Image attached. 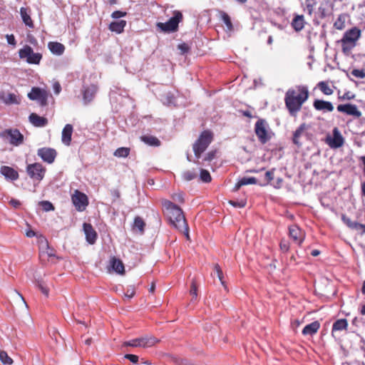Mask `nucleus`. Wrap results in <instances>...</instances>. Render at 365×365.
I'll list each match as a JSON object with an SVG mask.
<instances>
[{
	"label": "nucleus",
	"mask_w": 365,
	"mask_h": 365,
	"mask_svg": "<svg viewBox=\"0 0 365 365\" xmlns=\"http://www.w3.org/2000/svg\"><path fill=\"white\" fill-rule=\"evenodd\" d=\"M163 207L164 212L173 225L180 232H183L187 239H189V227L183 215L182 210L170 200H163Z\"/></svg>",
	"instance_id": "1"
},
{
	"label": "nucleus",
	"mask_w": 365,
	"mask_h": 365,
	"mask_svg": "<svg viewBox=\"0 0 365 365\" xmlns=\"http://www.w3.org/2000/svg\"><path fill=\"white\" fill-rule=\"evenodd\" d=\"M307 98L308 91L306 89L299 92L288 91L285 96V103L289 113L293 114L298 111Z\"/></svg>",
	"instance_id": "2"
},
{
	"label": "nucleus",
	"mask_w": 365,
	"mask_h": 365,
	"mask_svg": "<svg viewBox=\"0 0 365 365\" xmlns=\"http://www.w3.org/2000/svg\"><path fill=\"white\" fill-rule=\"evenodd\" d=\"M361 35V30L356 26L347 30L341 39V46L342 52L349 56L352 49L356 46L358 40Z\"/></svg>",
	"instance_id": "3"
},
{
	"label": "nucleus",
	"mask_w": 365,
	"mask_h": 365,
	"mask_svg": "<svg viewBox=\"0 0 365 365\" xmlns=\"http://www.w3.org/2000/svg\"><path fill=\"white\" fill-rule=\"evenodd\" d=\"M213 140V135L210 130H206L201 133L197 140L193 144V151L196 158L199 159L201 155L207 148Z\"/></svg>",
	"instance_id": "4"
},
{
	"label": "nucleus",
	"mask_w": 365,
	"mask_h": 365,
	"mask_svg": "<svg viewBox=\"0 0 365 365\" xmlns=\"http://www.w3.org/2000/svg\"><path fill=\"white\" fill-rule=\"evenodd\" d=\"M255 133L258 138V140L262 144H265L271 140L274 135L273 132L269 128L267 120L263 118H259L255 124Z\"/></svg>",
	"instance_id": "5"
},
{
	"label": "nucleus",
	"mask_w": 365,
	"mask_h": 365,
	"mask_svg": "<svg viewBox=\"0 0 365 365\" xmlns=\"http://www.w3.org/2000/svg\"><path fill=\"white\" fill-rule=\"evenodd\" d=\"M19 56L21 59L25 60L29 64L38 65L42 59V54L35 53L29 45H25L22 48L19 49Z\"/></svg>",
	"instance_id": "6"
},
{
	"label": "nucleus",
	"mask_w": 365,
	"mask_h": 365,
	"mask_svg": "<svg viewBox=\"0 0 365 365\" xmlns=\"http://www.w3.org/2000/svg\"><path fill=\"white\" fill-rule=\"evenodd\" d=\"M182 19V14L179 11H174L173 16L165 23H158L157 26L164 32H173L177 31L179 23Z\"/></svg>",
	"instance_id": "7"
},
{
	"label": "nucleus",
	"mask_w": 365,
	"mask_h": 365,
	"mask_svg": "<svg viewBox=\"0 0 365 365\" xmlns=\"http://www.w3.org/2000/svg\"><path fill=\"white\" fill-rule=\"evenodd\" d=\"M1 137L9 140L10 144L19 146L24 143V135L16 129H6L1 133Z\"/></svg>",
	"instance_id": "8"
},
{
	"label": "nucleus",
	"mask_w": 365,
	"mask_h": 365,
	"mask_svg": "<svg viewBox=\"0 0 365 365\" xmlns=\"http://www.w3.org/2000/svg\"><path fill=\"white\" fill-rule=\"evenodd\" d=\"M48 92L38 87L31 88L30 93H28V98L32 101H36L41 106H45L48 103Z\"/></svg>",
	"instance_id": "9"
},
{
	"label": "nucleus",
	"mask_w": 365,
	"mask_h": 365,
	"mask_svg": "<svg viewBox=\"0 0 365 365\" xmlns=\"http://www.w3.org/2000/svg\"><path fill=\"white\" fill-rule=\"evenodd\" d=\"M71 200L76 210L83 212L88 205V199L86 194L76 190L71 196Z\"/></svg>",
	"instance_id": "10"
},
{
	"label": "nucleus",
	"mask_w": 365,
	"mask_h": 365,
	"mask_svg": "<svg viewBox=\"0 0 365 365\" xmlns=\"http://www.w3.org/2000/svg\"><path fill=\"white\" fill-rule=\"evenodd\" d=\"M324 141L331 148L336 149L343 145L344 139L339 129L337 128H334L333 129V135H331L328 134L326 136Z\"/></svg>",
	"instance_id": "11"
},
{
	"label": "nucleus",
	"mask_w": 365,
	"mask_h": 365,
	"mask_svg": "<svg viewBox=\"0 0 365 365\" xmlns=\"http://www.w3.org/2000/svg\"><path fill=\"white\" fill-rule=\"evenodd\" d=\"M26 172L31 179L40 181L44 177L46 169L41 163H35L27 165Z\"/></svg>",
	"instance_id": "12"
},
{
	"label": "nucleus",
	"mask_w": 365,
	"mask_h": 365,
	"mask_svg": "<svg viewBox=\"0 0 365 365\" xmlns=\"http://www.w3.org/2000/svg\"><path fill=\"white\" fill-rule=\"evenodd\" d=\"M37 155L43 162L51 164L54 162L57 153L53 148L44 147L38 149Z\"/></svg>",
	"instance_id": "13"
},
{
	"label": "nucleus",
	"mask_w": 365,
	"mask_h": 365,
	"mask_svg": "<svg viewBox=\"0 0 365 365\" xmlns=\"http://www.w3.org/2000/svg\"><path fill=\"white\" fill-rule=\"evenodd\" d=\"M337 110L339 112L352 115L355 118H359L361 116V112L358 110L357 106L354 104H340L337 106Z\"/></svg>",
	"instance_id": "14"
},
{
	"label": "nucleus",
	"mask_w": 365,
	"mask_h": 365,
	"mask_svg": "<svg viewBox=\"0 0 365 365\" xmlns=\"http://www.w3.org/2000/svg\"><path fill=\"white\" fill-rule=\"evenodd\" d=\"M289 237L297 245H301L304 239V232L297 225H292L289 227Z\"/></svg>",
	"instance_id": "15"
},
{
	"label": "nucleus",
	"mask_w": 365,
	"mask_h": 365,
	"mask_svg": "<svg viewBox=\"0 0 365 365\" xmlns=\"http://www.w3.org/2000/svg\"><path fill=\"white\" fill-rule=\"evenodd\" d=\"M83 231L86 235V241L90 245H93L97 240V233L93 226L89 223H83Z\"/></svg>",
	"instance_id": "16"
},
{
	"label": "nucleus",
	"mask_w": 365,
	"mask_h": 365,
	"mask_svg": "<svg viewBox=\"0 0 365 365\" xmlns=\"http://www.w3.org/2000/svg\"><path fill=\"white\" fill-rule=\"evenodd\" d=\"M98 91L96 86L91 84L88 86H84L83 89V98L86 104H88L95 97V95Z\"/></svg>",
	"instance_id": "17"
},
{
	"label": "nucleus",
	"mask_w": 365,
	"mask_h": 365,
	"mask_svg": "<svg viewBox=\"0 0 365 365\" xmlns=\"http://www.w3.org/2000/svg\"><path fill=\"white\" fill-rule=\"evenodd\" d=\"M29 122L34 126L37 128H43L45 127L48 124L47 118L44 117H41L37 115L35 113H32L29 116Z\"/></svg>",
	"instance_id": "18"
},
{
	"label": "nucleus",
	"mask_w": 365,
	"mask_h": 365,
	"mask_svg": "<svg viewBox=\"0 0 365 365\" xmlns=\"http://www.w3.org/2000/svg\"><path fill=\"white\" fill-rule=\"evenodd\" d=\"M73 125L71 124H66L63 130L61 135L62 143L66 145H70L71 142V136L73 133Z\"/></svg>",
	"instance_id": "19"
},
{
	"label": "nucleus",
	"mask_w": 365,
	"mask_h": 365,
	"mask_svg": "<svg viewBox=\"0 0 365 365\" xmlns=\"http://www.w3.org/2000/svg\"><path fill=\"white\" fill-rule=\"evenodd\" d=\"M0 172L8 180H16L19 178L18 172L11 167L2 166Z\"/></svg>",
	"instance_id": "20"
},
{
	"label": "nucleus",
	"mask_w": 365,
	"mask_h": 365,
	"mask_svg": "<svg viewBox=\"0 0 365 365\" xmlns=\"http://www.w3.org/2000/svg\"><path fill=\"white\" fill-rule=\"evenodd\" d=\"M48 48L53 54L56 56L62 55L65 51L64 45L56 41L49 42L48 43Z\"/></svg>",
	"instance_id": "21"
},
{
	"label": "nucleus",
	"mask_w": 365,
	"mask_h": 365,
	"mask_svg": "<svg viewBox=\"0 0 365 365\" xmlns=\"http://www.w3.org/2000/svg\"><path fill=\"white\" fill-rule=\"evenodd\" d=\"M126 24V21L125 20L113 21L109 24L108 29L112 32H115L119 34L123 32Z\"/></svg>",
	"instance_id": "22"
},
{
	"label": "nucleus",
	"mask_w": 365,
	"mask_h": 365,
	"mask_svg": "<svg viewBox=\"0 0 365 365\" xmlns=\"http://www.w3.org/2000/svg\"><path fill=\"white\" fill-rule=\"evenodd\" d=\"M257 180L255 177H244L239 180L235 184L233 189L234 191H237L242 186L247 185L257 184Z\"/></svg>",
	"instance_id": "23"
},
{
	"label": "nucleus",
	"mask_w": 365,
	"mask_h": 365,
	"mask_svg": "<svg viewBox=\"0 0 365 365\" xmlns=\"http://www.w3.org/2000/svg\"><path fill=\"white\" fill-rule=\"evenodd\" d=\"M138 339L143 348L151 347L158 342V340L155 337L151 336L139 337Z\"/></svg>",
	"instance_id": "24"
},
{
	"label": "nucleus",
	"mask_w": 365,
	"mask_h": 365,
	"mask_svg": "<svg viewBox=\"0 0 365 365\" xmlns=\"http://www.w3.org/2000/svg\"><path fill=\"white\" fill-rule=\"evenodd\" d=\"M20 14L22 19L23 22L25 25L30 29H33L34 27L33 21L31 18L30 14L28 11L27 8L21 7L20 9Z\"/></svg>",
	"instance_id": "25"
},
{
	"label": "nucleus",
	"mask_w": 365,
	"mask_h": 365,
	"mask_svg": "<svg viewBox=\"0 0 365 365\" xmlns=\"http://www.w3.org/2000/svg\"><path fill=\"white\" fill-rule=\"evenodd\" d=\"M304 24L303 15L297 14L292 19L291 25L296 31H299L303 29Z\"/></svg>",
	"instance_id": "26"
},
{
	"label": "nucleus",
	"mask_w": 365,
	"mask_h": 365,
	"mask_svg": "<svg viewBox=\"0 0 365 365\" xmlns=\"http://www.w3.org/2000/svg\"><path fill=\"white\" fill-rule=\"evenodd\" d=\"M319 329V323L317 321H316V322H314L311 324L306 325L302 330V334L304 335L312 336V335L316 334Z\"/></svg>",
	"instance_id": "27"
},
{
	"label": "nucleus",
	"mask_w": 365,
	"mask_h": 365,
	"mask_svg": "<svg viewBox=\"0 0 365 365\" xmlns=\"http://www.w3.org/2000/svg\"><path fill=\"white\" fill-rule=\"evenodd\" d=\"M349 17V16L347 14H341L339 15L334 24V27L337 30H343L346 26V21Z\"/></svg>",
	"instance_id": "28"
},
{
	"label": "nucleus",
	"mask_w": 365,
	"mask_h": 365,
	"mask_svg": "<svg viewBox=\"0 0 365 365\" xmlns=\"http://www.w3.org/2000/svg\"><path fill=\"white\" fill-rule=\"evenodd\" d=\"M110 265L112 269L118 274H123L125 272L124 265L121 260L115 257L110 259Z\"/></svg>",
	"instance_id": "29"
},
{
	"label": "nucleus",
	"mask_w": 365,
	"mask_h": 365,
	"mask_svg": "<svg viewBox=\"0 0 365 365\" xmlns=\"http://www.w3.org/2000/svg\"><path fill=\"white\" fill-rule=\"evenodd\" d=\"M145 226V223L144 220L139 216H136L134 219L133 230L138 231L140 234H143L144 232V228Z\"/></svg>",
	"instance_id": "30"
},
{
	"label": "nucleus",
	"mask_w": 365,
	"mask_h": 365,
	"mask_svg": "<svg viewBox=\"0 0 365 365\" xmlns=\"http://www.w3.org/2000/svg\"><path fill=\"white\" fill-rule=\"evenodd\" d=\"M140 139L145 144L150 146H159L160 145V141L153 135H143Z\"/></svg>",
	"instance_id": "31"
},
{
	"label": "nucleus",
	"mask_w": 365,
	"mask_h": 365,
	"mask_svg": "<svg viewBox=\"0 0 365 365\" xmlns=\"http://www.w3.org/2000/svg\"><path fill=\"white\" fill-rule=\"evenodd\" d=\"M348 322L346 319H337L332 326V332L335 331H342L346 329Z\"/></svg>",
	"instance_id": "32"
},
{
	"label": "nucleus",
	"mask_w": 365,
	"mask_h": 365,
	"mask_svg": "<svg viewBox=\"0 0 365 365\" xmlns=\"http://www.w3.org/2000/svg\"><path fill=\"white\" fill-rule=\"evenodd\" d=\"M1 99L6 104H19L20 99L15 93H9L6 96H1Z\"/></svg>",
	"instance_id": "33"
},
{
	"label": "nucleus",
	"mask_w": 365,
	"mask_h": 365,
	"mask_svg": "<svg viewBox=\"0 0 365 365\" xmlns=\"http://www.w3.org/2000/svg\"><path fill=\"white\" fill-rule=\"evenodd\" d=\"M161 100L163 104L168 106H175L176 103L175 96L170 92L165 93Z\"/></svg>",
	"instance_id": "34"
},
{
	"label": "nucleus",
	"mask_w": 365,
	"mask_h": 365,
	"mask_svg": "<svg viewBox=\"0 0 365 365\" xmlns=\"http://www.w3.org/2000/svg\"><path fill=\"white\" fill-rule=\"evenodd\" d=\"M220 18L223 23L225 24L227 27V31H232L233 30V25L232 24L230 17L229 15L225 11H220Z\"/></svg>",
	"instance_id": "35"
},
{
	"label": "nucleus",
	"mask_w": 365,
	"mask_h": 365,
	"mask_svg": "<svg viewBox=\"0 0 365 365\" xmlns=\"http://www.w3.org/2000/svg\"><path fill=\"white\" fill-rule=\"evenodd\" d=\"M304 132L303 125H300L293 133L292 141L293 143L297 145V146H301L302 143L299 141V138Z\"/></svg>",
	"instance_id": "36"
},
{
	"label": "nucleus",
	"mask_w": 365,
	"mask_h": 365,
	"mask_svg": "<svg viewBox=\"0 0 365 365\" xmlns=\"http://www.w3.org/2000/svg\"><path fill=\"white\" fill-rule=\"evenodd\" d=\"M214 273L216 274V275H217V278L219 279V280L220 281L222 285L224 286V287L226 289V285H225V281L223 279V278H224L223 272L218 264H215L214 265Z\"/></svg>",
	"instance_id": "37"
},
{
	"label": "nucleus",
	"mask_w": 365,
	"mask_h": 365,
	"mask_svg": "<svg viewBox=\"0 0 365 365\" xmlns=\"http://www.w3.org/2000/svg\"><path fill=\"white\" fill-rule=\"evenodd\" d=\"M130 153V149L128 148H119L114 152V155L118 158H125Z\"/></svg>",
	"instance_id": "38"
},
{
	"label": "nucleus",
	"mask_w": 365,
	"mask_h": 365,
	"mask_svg": "<svg viewBox=\"0 0 365 365\" xmlns=\"http://www.w3.org/2000/svg\"><path fill=\"white\" fill-rule=\"evenodd\" d=\"M0 360L4 364H11L13 363L12 359L8 356L7 353L4 351H0Z\"/></svg>",
	"instance_id": "39"
},
{
	"label": "nucleus",
	"mask_w": 365,
	"mask_h": 365,
	"mask_svg": "<svg viewBox=\"0 0 365 365\" xmlns=\"http://www.w3.org/2000/svg\"><path fill=\"white\" fill-rule=\"evenodd\" d=\"M200 178L202 182H210L212 180L210 173L204 169L200 170Z\"/></svg>",
	"instance_id": "40"
},
{
	"label": "nucleus",
	"mask_w": 365,
	"mask_h": 365,
	"mask_svg": "<svg viewBox=\"0 0 365 365\" xmlns=\"http://www.w3.org/2000/svg\"><path fill=\"white\" fill-rule=\"evenodd\" d=\"M333 110L334 106L331 102L321 100V110L331 112Z\"/></svg>",
	"instance_id": "41"
},
{
	"label": "nucleus",
	"mask_w": 365,
	"mask_h": 365,
	"mask_svg": "<svg viewBox=\"0 0 365 365\" xmlns=\"http://www.w3.org/2000/svg\"><path fill=\"white\" fill-rule=\"evenodd\" d=\"M39 205L41 206L43 210H44L45 212H49V211L54 210V206L49 201H47V200L41 201L39 202Z\"/></svg>",
	"instance_id": "42"
},
{
	"label": "nucleus",
	"mask_w": 365,
	"mask_h": 365,
	"mask_svg": "<svg viewBox=\"0 0 365 365\" xmlns=\"http://www.w3.org/2000/svg\"><path fill=\"white\" fill-rule=\"evenodd\" d=\"M125 346L141 347L138 338L123 342L122 347Z\"/></svg>",
	"instance_id": "43"
},
{
	"label": "nucleus",
	"mask_w": 365,
	"mask_h": 365,
	"mask_svg": "<svg viewBox=\"0 0 365 365\" xmlns=\"http://www.w3.org/2000/svg\"><path fill=\"white\" fill-rule=\"evenodd\" d=\"M343 222L351 229L356 230V225H358V222H352L349 217H347L346 215H342L341 217Z\"/></svg>",
	"instance_id": "44"
},
{
	"label": "nucleus",
	"mask_w": 365,
	"mask_h": 365,
	"mask_svg": "<svg viewBox=\"0 0 365 365\" xmlns=\"http://www.w3.org/2000/svg\"><path fill=\"white\" fill-rule=\"evenodd\" d=\"M196 176L197 174L194 170H187L184 172L182 174L183 178L187 181H190L195 179Z\"/></svg>",
	"instance_id": "45"
},
{
	"label": "nucleus",
	"mask_w": 365,
	"mask_h": 365,
	"mask_svg": "<svg viewBox=\"0 0 365 365\" xmlns=\"http://www.w3.org/2000/svg\"><path fill=\"white\" fill-rule=\"evenodd\" d=\"M321 91L326 95H330L333 93V90L324 81H321Z\"/></svg>",
	"instance_id": "46"
},
{
	"label": "nucleus",
	"mask_w": 365,
	"mask_h": 365,
	"mask_svg": "<svg viewBox=\"0 0 365 365\" xmlns=\"http://www.w3.org/2000/svg\"><path fill=\"white\" fill-rule=\"evenodd\" d=\"M229 202L233 207H240V208L244 207L247 203L246 200H241L240 201L230 200Z\"/></svg>",
	"instance_id": "47"
},
{
	"label": "nucleus",
	"mask_w": 365,
	"mask_h": 365,
	"mask_svg": "<svg viewBox=\"0 0 365 365\" xmlns=\"http://www.w3.org/2000/svg\"><path fill=\"white\" fill-rule=\"evenodd\" d=\"M351 74L356 78H365V71L359 70V69H354L351 71Z\"/></svg>",
	"instance_id": "48"
},
{
	"label": "nucleus",
	"mask_w": 365,
	"mask_h": 365,
	"mask_svg": "<svg viewBox=\"0 0 365 365\" xmlns=\"http://www.w3.org/2000/svg\"><path fill=\"white\" fill-rule=\"evenodd\" d=\"M280 250L283 252H287L289 250V243L287 240H282L279 243Z\"/></svg>",
	"instance_id": "49"
},
{
	"label": "nucleus",
	"mask_w": 365,
	"mask_h": 365,
	"mask_svg": "<svg viewBox=\"0 0 365 365\" xmlns=\"http://www.w3.org/2000/svg\"><path fill=\"white\" fill-rule=\"evenodd\" d=\"M127 15V13L125 11H115L111 14V17L113 19H120L121 17H124Z\"/></svg>",
	"instance_id": "50"
},
{
	"label": "nucleus",
	"mask_w": 365,
	"mask_h": 365,
	"mask_svg": "<svg viewBox=\"0 0 365 365\" xmlns=\"http://www.w3.org/2000/svg\"><path fill=\"white\" fill-rule=\"evenodd\" d=\"M316 4V1L314 0H306V6L307 10L309 14H312L313 11V7Z\"/></svg>",
	"instance_id": "51"
},
{
	"label": "nucleus",
	"mask_w": 365,
	"mask_h": 365,
	"mask_svg": "<svg viewBox=\"0 0 365 365\" xmlns=\"http://www.w3.org/2000/svg\"><path fill=\"white\" fill-rule=\"evenodd\" d=\"M274 169H272L265 173V180L267 183L270 182L274 179Z\"/></svg>",
	"instance_id": "52"
},
{
	"label": "nucleus",
	"mask_w": 365,
	"mask_h": 365,
	"mask_svg": "<svg viewBox=\"0 0 365 365\" xmlns=\"http://www.w3.org/2000/svg\"><path fill=\"white\" fill-rule=\"evenodd\" d=\"M6 38L7 43L9 45H11L13 46H16V41L15 37H14V36L13 34H6Z\"/></svg>",
	"instance_id": "53"
},
{
	"label": "nucleus",
	"mask_w": 365,
	"mask_h": 365,
	"mask_svg": "<svg viewBox=\"0 0 365 365\" xmlns=\"http://www.w3.org/2000/svg\"><path fill=\"white\" fill-rule=\"evenodd\" d=\"M37 286L46 297L48 296L49 290L44 284L38 282Z\"/></svg>",
	"instance_id": "54"
},
{
	"label": "nucleus",
	"mask_w": 365,
	"mask_h": 365,
	"mask_svg": "<svg viewBox=\"0 0 365 365\" xmlns=\"http://www.w3.org/2000/svg\"><path fill=\"white\" fill-rule=\"evenodd\" d=\"M125 358L130 360L133 364L138 363L139 359L137 355L130 354H125Z\"/></svg>",
	"instance_id": "55"
},
{
	"label": "nucleus",
	"mask_w": 365,
	"mask_h": 365,
	"mask_svg": "<svg viewBox=\"0 0 365 365\" xmlns=\"http://www.w3.org/2000/svg\"><path fill=\"white\" fill-rule=\"evenodd\" d=\"M197 287L195 285V283L194 281L192 282V284H191V289H190V294L192 296V298H195L196 299L197 298Z\"/></svg>",
	"instance_id": "56"
},
{
	"label": "nucleus",
	"mask_w": 365,
	"mask_h": 365,
	"mask_svg": "<svg viewBox=\"0 0 365 365\" xmlns=\"http://www.w3.org/2000/svg\"><path fill=\"white\" fill-rule=\"evenodd\" d=\"M135 295V289L134 288H128L125 293V297L131 299Z\"/></svg>",
	"instance_id": "57"
},
{
	"label": "nucleus",
	"mask_w": 365,
	"mask_h": 365,
	"mask_svg": "<svg viewBox=\"0 0 365 365\" xmlns=\"http://www.w3.org/2000/svg\"><path fill=\"white\" fill-rule=\"evenodd\" d=\"M215 157V151H211L207 153L205 155L204 160L205 161H211Z\"/></svg>",
	"instance_id": "58"
},
{
	"label": "nucleus",
	"mask_w": 365,
	"mask_h": 365,
	"mask_svg": "<svg viewBox=\"0 0 365 365\" xmlns=\"http://www.w3.org/2000/svg\"><path fill=\"white\" fill-rule=\"evenodd\" d=\"M355 96L351 94L350 92L345 93L340 98L342 100H351L354 99Z\"/></svg>",
	"instance_id": "59"
},
{
	"label": "nucleus",
	"mask_w": 365,
	"mask_h": 365,
	"mask_svg": "<svg viewBox=\"0 0 365 365\" xmlns=\"http://www.w3.org/2000/svg\"><path fill=\"white\" fill-rule=\"evenodd\" d=\"M178 48L183 53H187L188 51H189V46L183 43H181V44H179L178 45Z\"/></svg>",
	"instance_id": "60"
},
{
	"label": "nucleus",
	"mask_w": 365,
	"mask_h": 365,
	"mask_svg": "<svg viewBox=\"0 0 365 365\" xmlns=\"http://www.w3.org/2000/svg\"><path fill=\"white\" fill-rule=\"evenodd\" d=\"M173 199L179 202H183V201H184L182 194H181V193L175 194L173 196Z\"/></svg>",
	"instance_id": "61"
},
{
	"label": "nucleus",
	"mask_w": 365,
	"mask_h": 365,
	"mask_svg": "<svg viewBox=\"0 0 365 365\" xmlns=\"http://www.w3.org/2000/svg\"><path fill=\"white\" fill-rule=\"evenodd\" d=\"M9 204L14 208H18L21 205L20 201L16 199H11L9 202Z\"/></svg>",
	"instance_id": "62"
},
{
	"label": "nucleus",
	"mask_w": 365,
	"mask_h": 365,
	"mask_svg": "<svg viewBox=\"0 0 365 365\" xmlns=\"http://www.w3.org/2000/svg\"><path fill=\"white\" fill-rule=\"evenodd\" d=\"M28 40H29V42L34 46H36L38 44V41H37L36 38L32 35H28Z\"/></svg>",
	"instance_id": "63"
},
{
	"label": "nucleus",
	"mask_w": 365,
	"mask_h": 365,
	"mask_svg": "<svg viewBox=\"0 0 365 365\" xmlns=\"http://www.w3.org/2000/svg\"><path fill=\"white\" fill-rule=\"evenodd\" d=\"M361 230V234H364L365 233V225L360 224L358 222V225H356V230Z\"/></svg>",
	"instance_id": "64"
}]
</instances>
